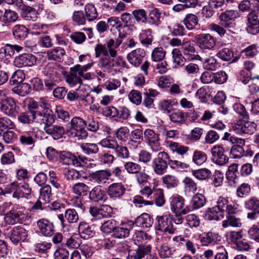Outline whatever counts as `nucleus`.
Segmentation results:
<instances>
[{"mask_svg": "<svg viewBox=\"0 0 259 259\" xmlns=\"http://www.w3.org/2000/svg\"><path fill=\"white\" fill-rule=\"evenodd\" d=\"M96 57L102 56L100 60L102 65L108 66L113 57V39H111L106 44H98L95 48Z\"/></svg>", "mask_w": 259, "mask_h": 259, "instance_id": "1", "label": "nucleus"}, {"mask_svg": "<svg viewBox=\"0 0 259 259\" xmlns=\"http://www.w3.org/2000/svg\"><path fill=\"white\" fill-rule=\"evenodd\" d=\"M70 135L77 140L85 139L88 133L85 130L86 121L79 117H73L70 121Z\"/></svg>", "mask_w": 259, "mask_h": 259, "instance_id": "2", "label": "nucleus"}, {"mask_svg": "<svg viewBox=\"0 0 259 259\" xmlns=\"http://www.w3.org/2000/svg\"><path fill=\"white\" fill-rule=\"evenodd\" d=\"M169 160L168 154L165 152H159L153 161L154 172L159 175H163L168 167Z\"/></svg>", "mask_w": 259, "mask_h": 259, "instance_id": "3", "label": "nucleus"}, {"mask_svg": "<svg viewBox=\"0 0 259 259\" xmlns=\"http://www.w3.org/2000/svg\"><path fill=\"white\" fill-rule=\"evenodd\" d=\"M239 17V13L237 10H228L221 14L219 16L220 20L222 21V24L232 33H235L234 23L230 22Z\"/></svg>", "mask_w": 259, "mask_h": 259, "instance_id": "4", "label": "nucleus"}, {"mask_svg": "<svg viewBox=\"0 0 259 259\" xmlns=\"http://www.w3.org/2000/svg\"><path fill=\"white\" fill-rule=\"evenodd\" d=\"M131 19V16L128 13H123L120 17H114V27H116L118 34V37L116 41V45L118 46L125 39L126 35L124 33L122 28L123 25H126Z\"/></svg>", "mask_w": 259, "mask_h": 259, "instance_id": "5", "label": "nucleus"}, {"mask_svg": "<svg viewBox=\"0 0 259 259\" xmlns=\"http://www.w3.org/2000/svg\"><path fill=\"white\" fill-rule=\"evenodd\" d=\"M256 127V124L254 122L240 120L233 124L232 130L238 135H251L254 132Z\"/></svg>", "mask_w": 259, "mask_h": 259, "instance_id": "6", "label": "nucleus"}, {"mask_svg": "<svg viewBox=\"0 0 259 259\" xmlns=\"http://www.w3.org/2000/svg\"><path fill=\"white\" fill-rule=\"evenodd\" d=\"M229 150V148H224L222 146L217 145L211 149L212 161L219 165H223L228 162L229 158L224 154V152Z\"/></svg>", "mask_w": 259, "mask_h": 259, "instance_id": "7", "label": "nucleus"}, {"mask_svg": "<svg viewBox=\"0 0 259 259\" xmlns=\"http://www.w3.org/2000/svg\"><path fill=\"white\" fill-rule=\"evenodd\" d=\"M19 107L13 98H7L1 103L0 110L5 115L15 117L19 112Z\"/></svg>", "mask_w": 259, "mask_h": 259, "instance_id": "8", "label": "nucleus"}, {"mask_svg": "<svg viewBox=\"0 0 259 259\" xmlns=\"http://www.w3.org/2000/svg\"><path fill=\"white\" fill-rule=\"evenodd\" d=\"M198 46L202 50L212 49L215 45L216 40L209 33H202L195 36Z\"/></svg>", "mask_w": 259, "mask_h": 259, "instance_id": "9", "label": "nucleus"}, {"mask_svg": "<svg viewBox=\"0 0 259 259\" xmlns=\"http://www.w3.org/2000/svg\"><path fill=\"white\" fill-rule=\"evenodd\" d=\"M144 134L147 143L152 151L156 152L161 150L158 135L153 130L146 129Z\"/></svg>", "mask_w": 259, "mask_h": 259, "instance_id": "10", "label": "nucleus"}, {"mask_svg": "<svg viewBox=\"0 0 259 259\" xmlns=\"http://www.w3.org/2000/svg\"><path fill=\"white\" fill-rule=\"evenodd\" d=\"M257 14L256 11L253 10L247 15L246 31L253 35L259 32V19Z\"/></svg>", "mask_w": 259, "mask_h": 259, "instance_id": "11", "label": "nucleus"}, {"mask_svg": "<svg viewBox=\"0 0 259 259\" xmlns=\"http://www.w3.org/2000/svg\"><path fill=\"white\" fill-rule=\"evenodd\" d=\"M36 61V57L31 54H23L15 58L14 64L15 66L21 68L25 66H31Z\"/></svg>", "mask_w": 259, "mask_h": 259, "instance_id": "12", "label": "nucleus"}, {"mask_svg": "<svg viewBox=\"0 0 259 259\" xmlns=\"http://www.w3.org/2000/svg\"><path fill=\"white\" fill-rule=\"evenodd\" d=\"M9 236L11 241L17 244L19 242L25 240L27 237V232L24 228L18 226L13 228L10 232Z\"/></svg>", "mask_w": 259, "mask_h": 259, "instance_id": "13", "label": "nucleus"}, {"mask_svg": "<svg viewBox=\"0 0 259 259\" xmlns=\"http://www.w3.org/2000/svg\"><path fill=\"white\" fill-rule=\"evenodd\" d=\"M146 56L143 49L138 48L132 51L127 56L128 62L135 67H138L142 62Z\"/></svg>", "mask_w": 259, "mask_h": 259, "instance_id": "14", "label": "nucleus"}, {"mask_svg": "<svg viewBox=\"0 0 259 259\" xmlns=\"http://www.w3.org/2000/svg\"><path fill=\"white\" fill-rule=\"evenodd\" d=\"M32 121L42 124L45 123L47 125L52 124L55 121L53 115L47 113H42L40 111H30Z\"/></svg>", "mask_w": 259, "mask_h": 259, "instance_id": "15", "label": "nucleus"}, {"mask_svg": "<svg viewBox=\"0 0 259 259\" xmlns=\"http://www.w3.org/2000/svg\"><path fill=\"white\" fill-rule=\"evenodd\" d=\"M182 52L184 57L189 61L194 60H201V57L195 55L196 50L190 41L183 42L182 47Z\"/></svg>", "mask_w": 259, "mask_h": 259, "instance_id": "16", "label": "nucleus"}, {"mask_svg": "<svg viewBox=\"0 0 259 259\" xmlns=\"http://www.w3.org/2000/svg\"><path fill=\"white\" fill-rule=\"evenodd\" d=\"M167 241V238L166 237H162L161 239L158 238L156 239V242L159 241L160 243L159 245L158 252L159 256L161 258H168L174 252L168 244Z\"/></svg>", "mask_w": 259, "mask_h": 259, "instance_id": "17", "label": "nucleus"}, {"mask_svg": "<svg viewBox=\"0 0 259 259\" xmlns=\"http://www.w3.org/2000/svg\"><path fill=\"white\" fill-rule=\"evenodd\" d=\"M156 229L162 232H168L169 233H173V230L170 227V220L169 216L167 214L158 215L156 217Z\"/></svg>", "mask_w": 259, "mask_h": 259, "instance_id": "18", "label": "nucleus"}, {"mask_svg": "<svg viewBox=\"0 0 259 259\" xmlns=\"http://www.w3.org/2000/svg\"><path fill=\"white\" fill-rule=\"evenodd\" d=\"M37 224L40 232L45 236L50 237L54 234V225L48 220L41 219L37 222Z\"/></svg>", "mask_w": 259, "mask_h": 259, "instance_id": "19", "label": "nucleus"}, {"mask_svg": "<svg viewBox=\"0 0 259 259\" xmlns=\"http://www.w3.org/2000/svg\"><path fill=\"white\" fill-rule=\"evenodd\" d=\"M200 240L203 245L214 244L221 240V237L219 234L209 232L203 233L200 237Z\"/></svg>", "mask_w": 259, "mask_h": 259, "instance_id": "20", "label": "nucleus"}, {"mask_svg": "<svg viewBox=\"0 0 259 259\" xmlns=\"http://www.w3.org/2000/svg\"><path fill=\"white\" fill-rule=\"evenodd\" d=\"M78 229L80 237L84 239L91 238L95 234L94 227L90 226L84 222L80 223Z\"/></svg>", "mask_w": 259, "mask_h": 259, "instance_id": "21", "label": "nucleus"}, {"mask_svg": "<svg viewBox=\"0 0 259 259\" xmlns=\"http://www.w3.org/2000/svg\"><path fill=\"white\" fill-rule=\"evenodd\" d=\"M61 161L65 165H73L78 167L79 163L77 160V156L70 152L62 151L59 154Z\"/></svg>", "mask_w": 259, "mask_h": 259, "instance_id": "22", "label": "nucleus"}, {"mask_svg": "<svg viewBox=\"0 0 259 259\" xmlns=\"http://www.w3.org/2000/svg\"><path fill=\"white\" fill-rule=\"evenodd\" d=\"M170 209L172 212L183 211L185 205V200L180 195H173L170 197Z\"/></svg>", "mask_w": 259, "mask_h": 259, "instance_id": "23", "label": "nucleus"}, {"mask_svg": "<svg viewBox=\"0 0 259 259\" xmlns=\"http://www.w3.org/2000/svg\"><path fill=\"white\" fill-rule=\"evenodd\" d=\"M51 125L45 126L44 129L46 132L51 135L55 140L61 138L65 133L64 127L58 125Z\"/></svg>", "mask_w": 259, "mask_h": 259, "instance_id": "24", "label": "nucleus"}, {"mask_svg": "<svg viewBox=\"0 0 259 259\" xmlns=\"http://www.w3.org/2000/svg\"><path fill=\"white\" fill-rule=\"evenodd\" d=\"M22 215L20 210H11L5 215V221L8 225H14L21 220V217Z\"/></svg>", "mask_w": 259, "mask_h": 259, "instance_id": "25", "label": "nucleus"}, {"mask_svg": "<svg viewBox=\"0 0 259 259\" xmlns=\"http://www.w3.org/2000/svg\"><path fill=\"white\" fill-rule=\"evenodd\" d=\"M151 250L150 245H139L135 252L131 254L130 259H142L145 256H149L148 254Z\"/></svg>", "mask_w": 259, "mask_h": 259, "instance_id": "26", "label": "nucleus"}, {"mask_svg": "<svg viewBox=\"0 0 259 259\" xmlns=\"http://www.w3.org/2000/svg\"><path fill=\"white\" fill-rule=\"evenodd\" d=\"M65 54V50L61 47H56L48 50L47 52V56L49 60L59 62L63 59Z\"/></svg>", "mask_w": 259, "mask_h": 259, "instance_id": "27", "label": "nucleus"}, {"mask_svg": "<svg viewBox=\"0 0 259 259\" xmlns=\"http://www.w3.org/2000/svg\"><path fill=\"white\" fill-rule=\"evenodd\" d=\"M153 224V220L150 215L147 213H143L138 217L132 225H135L138 227L148 228Z\"/></svg>", "mask_w": 259, "mask_h": 259, "instance_id": "28", "label": "nucleus"}, {"mask_svg": "<svg viewBox=\"0 0 259 259\" xmlns=\"http://www.w3.org/2000/svg\"><path fill=\"white\" fill-rule=\"evenodd\" d=\"M21 16L26 21H35L37 19V12L33 8L25 6L22 9Z\"/></svg>", "mask_w": 259, "mask_h": 259, "instance_id": "29", "label": "nucleus"}, {"mask_svg": "<svg viewBox=\"0 0 259 259\" xmlns=\"http://www.w3.org/2000/svg\"><path fill=\"white\" fill-rule=\"evenodd\" d=\"M139 37L141 43L146 46L151 45L153 40L152 31L150 28L142 30Z\"/></svg>", "mask_w": 259, "mask_h": 259, "instance_id": "30", "label": "nucleus"}, {"mask_svg": "<svg viewBox=\"0 0 259 259\" xmlns=\"http://www.w3.org/2000/svg\"><path fill=\"white\" fill-rule=\"evenodd\" d=\"M171 54L175 67L177 68L183 66L187 59L182 55L181 51L178 49H174Z\"/></svg>", "mask_w": 259, "mask_h": 259, "instance_id": "31", "label": "nucleus"}, {"mask_svg": "<svg viewBox=\"0 0 259 259\" xmlns=\"http://www.w3.org/2000/svg\"><path fill=\"white\" fill-rule=\"evenodd\" d=\"M167 145L171 151L180 155H184L189 150V147L172 141H167Z\"/></svg>", "mask_w": 259, "mask_h": 259, "instance_id": "32", "label": "nucleus"}, {"mask_svg": "<svg viewBox=\"0 0 259 259\" xmlns=\"http://www.w3.org/2000/svg\"><path fill=\"white\" fill-rule=\"evenodd\" d=\"M183 22L188 30H192L198 25V18L196 15L188 14L186 15Z\"/></svg>", "mask_w": 259, "mask_h": 259, "instance_id": "33", "label": "nucleus"}, {"mask_svg": "<svg viewBox=\"0 0 259 259\" xmlns=\"http://www.w3.org/2000/svg\"><path fill=\"white\" fill-rule=\"evenodd\" d=\"M223 211L217 207H212L207 211L205 214V219L209 221H218L222 219L224 216L222 214Z\"/></svg>", "mask_w": 259, "mask_h": 259, "instance_id": "34", "label": "nucleus"}, {"mask_svg": "<svg viewBox=\"0 0 259 259\" xmlns=\"http://www.w3.org/2000/svg\"><path fill=\"white\" fill-rule=\"evenodd\" d=\"M110 176V173L104 170H97L96 172L90 173L89 175V176L98 183L104 182Z\"/></svg>", "mask_w": 259, "mask_h": 259, "instance_id": "35", "label": "nucleus"}, {"mask_svg": "<svg viewBox=\"0 0 259 259\" xmlns=\"http://www.w3.org/2000/svg\"><path fill=\"white\" fill-rule=\"evenodd\" d=\"M81 244V239L79 235L78 234H74L68 238L65 245L69 249L77 248Z\"/></svg>", "mask_w": 259, "mask_h": 259, "instance_id": "36", "label": "nucleus"}, {"mask_svg": "<svg viewBox=\"0 0 259 259\" xmlns=\"http://www.w3.org/2000/svg\"><path fill=\"white\" fill-rule=\"evenodd\" d=\"M242 223L241 219L234 215H229L227 217V219L222 222V227L224 228H227L229 226L240 227Z\"/></svg>", "mask_w": 259, "mask_h": 259, "instance_id": "37", "label": "nucleus"}, {"mask_svg": "<svg viewBox=\"0 0 259 259\" xmlns=\"http://www.w3.org/2000/svg\"><path fill=\"white\" fill-rule=\"evenodd\" d=\"M28 33V29L24 25H16L13 28V34L18 39H22L25 38L27 36Z\"/></svg>", "mask_w": 259, "mask_h": 259, "instance_id": "38", "label": "nucleus"}, {"mask_svg": "<svg viewBox=\"0 0 259 259\" xmlns=\"http://www.w3.org/2000/svg\"><path fill=\"white\" fill-rule=\"evenodd\" d=\"M31 91V87L29 83H23L19 84L12 89L13 92L20 96L24 97L28 95Z\"/></svg>", "mask_w": 259, "mask_h": 259, "instance_id": "39", "label": "nucleus"}, {"mask_svg": "<svg viewBox=\"0 0 259 259\" xmlns=\"http://www.w3.org/2000/svg\"><path fill=\"white\" fill-rule=\"evenodd\" d=\"M129 133L128 129L126 127H121L119 128L115 133L116 139L115 142L120 145H122L123 143L126 142L127 139V134Z\"/></svg>", "mask_w": 259, "mask_h": 259, "instance_id": "40", "label": "nucleus"}, {"mask_svg": "<svg viewBox=\"0 0 259 259\" xmlns=\"http://www.w3.org/2000/svg\"><path fill=\"white\" fill-rule=\"evenodd\" d=\"M169 118L171 122L181 124L186 121L187 117L182 111L177 110L170 114Z\"/></svg>", "mask_w": 259, "mask_h": 259, "instance_id": "41", "label": "nucleus"}, {"mask_svg": "<svg viewBox=\"0 0 259 259\" xmlns=\"http://www.w3.org/2000/svg\"><path fill=\"white\" fill-rule=\"evenodd\" d=\"M217 56L225 61H228L232 59L234 56L233 51L229 48L221 49L217 54Z\"/></svg>", "mask_w": 259, "mask_h": 259, "instance_id": "42", "label": "nucleus"}, {"mask_svg": "<svg viewBox=\"0 0 259 259\" xmlns=\"http://www.w3.org/2000/svg\"><path fill=\"white\" fill-rule=\"evenodd\" d=\"M20 143L25 146H31L34 144L33 134L31 132H24L20 136Z\"/></svg>", "mask_w": 259, "mask_h": 259, "instance_id": "43", "label": "nucleus"}, {"mask_svg": "<svg viewBox=\"0 0 259 259\" xmlns=\"http://www.w3.org/2000/svg\"><path fill=\"white\" fill-rule=\"evenodd\" d=\"M85 16L88 21H91L97 19L98 13L95 6L92 4H87L84 8Z\"/></svg>", "mask_w": 259, "mask_h": 259, "instance_id": "44", "label": "nucleus"}, {"mask_svg": "<svg viewBox=\"0 0 259 259\" xmlns=\"http://www.w3.org/2000/svg\"><path fill=\"white\" fill-rule=\"evenodd\" d=\"M192 174L198 180H205L211 177V172L207 168H201L193 170Z\"/></svg>", "mask_w": 259, "mask_h": 259, "instance_id": "45", "label": "nucleus"}, {"mask_svg": "<svg viewBox=\"0 0 259 259\" xmlns=\"http://www.w3.org/2000/svg\"><path fill=\"white\" fill-rule=\"evenodd\" d=\"M185 193H194L197 190L196 184L189 177H186L183 181Z\"/></svg>", "mask_w": 259, "mask_h": 259, "instance_id": "46", "label": "nucleus"}, {"mask_svg": "<svg viewBox=\"0 0 259 259\" xmlns=\"http://www.w3.org/2000/svg\"><path fill=\"white\" fill-rule=\"evenodd\" d=\"M143 140V132L140 129H136L131 133V142L132 144L136 146L140 144Z\"/></svg>", "mask_w": 259, "mask_h": 259, "instance_id": "47", "label": "nucleus"}, {"mask_svg": "<svg viewBox=\"0 0 259 259\" xmlns=\"http://www.w3.org/2000/svg\"><path fill=\"white\" fill-rule=\"evenodd\" d=\"M18 18L16 12L11 10H6L3 14V21L5 24L14 23Z\"/></svg>", "mask_w": 259, "mask_h": 259, "instance_id": "48", "label": "nucleus"}, {"mask_svg": "<svg viewBox=\"0 0 259 259\" xmlns=\"http://www.w3.org/2000/svg\"><path fill=\"white\" fill-rule=\"evenodd\" d=\"M166 54V51L162 47L155 48L151 54V59L153 61L157 62L163 59Z\"/></svg>", "mask_w": 259, "mask_h": 259, "instance_id": "49", "label": "nucleus"}, {"mask_svg": "<svg viewBox=\"0 0 259 259\" xmlns=\"http://www.w3.org/2000/svg\"><path fill=\"white\" fill-rule=\"evenodd\" d=\"M161 14L157 8L152 9L149 12V21L152 24L158 26L160 23Z\"/></svg>", "mask_w": 259, "mask_h": 259, "instance_id": "50", "label": "nucleus"}, {"mask_svg": "<svg viewBox=\"0 0 259 259\" xmlns=\"http://www.w3.org/2000/svg\"><path fill=\"white\" fill-rule=\"evenodd\" d=\"M203 65L204 68L208 70H215L219 66L217 59L214 57L205 59Z\"/></svg>", "mask_w": 259, "mask_h": 259, "instance_id": "51", "label": "nucleus"}, {"mask_svg": "<svg viewBox=\"0 0 259 259\" xmlns=\"http://www.w3.org/2000/svg\"><path fill=\"white\" fill-rule=\"evenodd\" d=\"M207 159L206 154L199 150H195L194 152L192 160L197 165H201Z\"/></svg>", "mask_w": 259, "mask_h": 259, "instance_id": "52", "label": "nucleus"}, {"mask_svg": "<svg viewBox=\"0 0 259 259\" xmlns=\"http://www.w3.org/2000/svg\"><path fill=\"white\" fill-rule=\"evenodd\" d=\"M209 28L210 30L215 32L220 37H224L226 34L227 30H228L226 27L222 25L221 20L219 24H210L209 25Z\"/></svg>", "mask_w": 259, "mask_h": 259, "instance_id": "53", "label": "nucleus"}, {"mask_svg": "<svg viewBox=\"0 0 259 259\" xmlns=\"http://www.w3.org/2000/svg\"><path fill=\"white\" fill-rule=\"evenodd\" d=\"M167 239L169 240L170 242L169 246L173 252L178 249L183 244V242L185 241V239L181 236H175L171 239L170 238H167Z\"/></svg>", "mask_w": 259, "mask_h": 259, "instance_id": "54", "label": "nucleus"}, {"mask_svg": "<svg viewBox=\"0 0 259 259\" xmlns=\"http://www.w3.org/2000/svg\"><path fill=\"white\" fill-rule=\"evenodd\" d=\"M15 161L14 154L11 151L4 153L1 157V163L3 165L12 164Z\"/></svg>", "mask_w": 259, "mask_h": 259, "instance_id": "55", "label": "nucleus"}, {"mask_svg": "<svg viewBox=\"0 0 259 259\" xmlns=\"http://www.w3.org/2000/svg\"><path fill=\"white\" fill-rule=\"evenodd\" d=\"M132 14L137 22L145 23L147 21L146 12L144 9L135 10Z\"/></svg>", "mask_w": 259, "mask_h": 259, "instance_id": "56", "label": "nucleus"}, {"mask_svg": "<svg viewBox=\"0 0 259 259\" xmlns=\"http://www.w3.org/2000/svg\"><path fill=\"white\" fill-rule=\"evenodd\" d=\"M80 147L83 152L87 154L96 153L99 150L97 145L93 143L82 144Z\"/></svg>", "mask_w": 259, "mask_h": 259, "instance_id": "57", "label": "nucleus"}, {"mask_svg": "<svg viewBox=\"0 0 259 259\" xmlns=\"http://www.w3.org/2000/svg\"><path fill=\"white\" fill-rule=\"evenodd\" d=\"M163 183L167 188L176 187L178 185V180L174 176L167 175L162 178Z\"/></svg>", "mask_w": 259, "mask_h": 259, "instance_id": "58", "label": "nucleus"}, {"mask_svg": "<svg viewBox=\"0 0 259 259\" xmlns=\"http://www.w3.org/2000/svg\"><path fill=\"white\" fill-rule=\"evenodd\" d=\"M54 64H49L46 69V73L49 76L51 79L57 80L59 78V73L57 71V69L55 68Z\"/></svg>", "mask_w": 259, "mask_h": 259, "instance_id": "59", "label": "nucleus"}, {"mask_svg": "<svg viewBox=\"0 0 259 259\" xmlns=\"http://www.w3.org/2000/svg\"><path fill=\"white\" fill-rule=\"evenodd\" d=\"M71 72V73L67 76L66 80V82L72 87L77 83H80L81 79L77 76V72Z\"/></svg>", "mask_w": 259, "mask_h": 259, "instance_id": "60", "label": "nucleus"}, {"mask_svg": "<svg viewBox=\"0 0 259 259\" xmlns=\"http://www.w3.org/2000/svg\"><path fill=\"white\" fill-rule=\"evenodd\" d=\"M25 78V74L21 70L16 71L10 78L12 84H17L22 82Z\"/></svg>", "mask_w": 259, "mask_h": 259, "instance_id": "61", "label": "nucleus"}, {"mask_svg": "<svg viewBox=\"0 0 259 259\" xmlns=\"http://www.w3.org/2000/svg\"><path fill=\"white\" fill-rule=\"evenodd\" d=\"M205 202L206 199L204 195H194L192 199L193 207L195 209L202 207Z\"/></svg>", "mask_w": 259, "mask_h": 259, "instance_id": "62", "label": "nucleus"}, {"mask_svg": "<svg viewBox=\"0 0 259 259\" xmlns=\"http://www.w3.org/2000/svg\"><path fill=\"white\" fill-rule=\"evenodd\" d=\"M64 217L69 223L76 222L78 220V214L74 209H67L65 211Z\"/></svg>", "mask_w": 259, "mask_h": 259, "instance_id": "63", "label": "nucleus"}, {"mask_svg": "<svg viewBox=\"0 0 259 259\" xmlns=\"http://www.w3.org/2000/svg\"><path fill=\"white\" fill-rule=\"evenodd\" d=\"M69 255V251L63 247L58 248L54 254L55 259H68Z\"/></svg>", "mask_w": 259, "mask_h": 259, "instance_id": "64", "label": "nucleus"}]
</instances>
